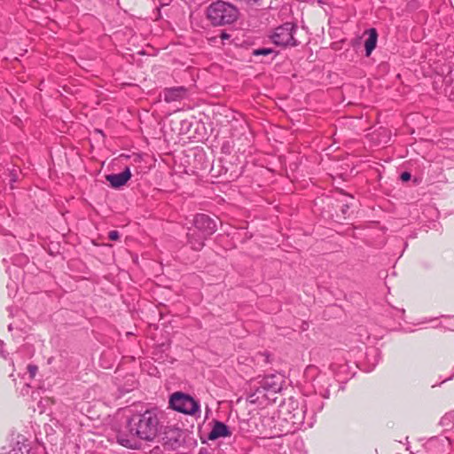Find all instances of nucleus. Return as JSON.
<instances>
[{
    "label": "nucleus",
    "instance_id": "f257e3e1",
    "mask_svg": "<svg viewBox=\"0 0 454 454\" xmlns=\"http://www.w3.org/2000/svg\"><path fill=\"white\" fill-rule=\"evenodd\" d=\"M160 419L156 409H147L137 412L127 419L126 430L119 431L116 441L123 447L136 450L140 443L137 438L145 442H153L159 432Z\"/></svg>",
    "mask_w": 454,
    "mask_h": 454
},
{
    "label": "nucleus",
    "instance_id": "f03ea898",
    "mask_svg": "<svg viewBox=\"0 0 454 454\" xmlns=\"http://www.w3.org/2000/svg\"><path fill=\"white\" fill-rule=\"evenodd\" d=\"M207 18L214 27L233 24L239 15L238 8L223 0L213 2L206 11Z\"/></svg>",
    "mask_w": 454,
    "mask_h": 454
},
{
    "label": "nucleus",
    "instance_id": "7ed1b4c3",
    "mask_svg": "<svg viewBox=\"0 0 454 454\" xmlns=\"http://www.w3.org/2000/svg\"><path fill=\"white\" fill-rule=\"evenodd\" d=\"M169 407L178 412L195 415L200 412V403L193 397L183 392H175L169 398Z\"/></svg>",
    "mask_w": 454,
    "mask_h": 454
},
{
    "label": "nucleus",
    "instance_id": "20e7f679",
    "mask_svg": "<svg viewBox=\"0 0 454 454\" xmlns=\"http://www.w3.org/2000/svg\"><path fill=\"white\" fill-rule=\"evenodd\" d=\"M297 30V25L292 22H286L275 28L270 38L274 44L278 46H297L298 41L294 38V34Z\"/></svg>",
    "mask_w": 454,
    "mask_h": 454
},
{
    "label": "nucleus",
    "instance_id": "39448f33",
    "mask_svg": "<svg viewBox=\"0 0 454 454\" xmlns=\"http://www.w3.org/2000/svg\"><path fill=\"white\" fill-rule=\"evenodd\" d=\"M160 442L166 450H176L184 443V432L178 427H167Z\"/></svg>",
    "mask_w": 454,
    "mask_h": 454
},
{
    "label": "nucleus",
    "instance_id": "423d86ee",
    "mask_svg": "<svg viewBox=\"0 0 454 454\" xmlns=\"http://www.w3.org/2000/svg\"><path fill=\"white\" fill-rule=\"evenodd\" d=\"M193 230L209 237L217 230V218H213L206 214H197L193 217Z\"/></svg>",
    "mask_w": 454,
    "mask_h": 454
},
{
    "label": "nucleus",
    "instance_id": "0eeeda50",
    "mask_svg": "<svg viewBox=\"0 0 454 454\" xmlns=\"http://www.w3.org/2000/svg\"><path fill=\"white\" fill-rule=\"evenodd\" d=\"M283 382L284 380L280 375L270 374L262 378L257 381V384H262L270 395L273 397L282 390Z\"/></svg>",
    "mask_w": 454,
    "mask_h": 454
},
{
    "label": "nucleus",
    "instance_id": "6e6552de",
    "mask_svg": "<svg viewBox=\"0 0 454 454\" xmlns=\"http://www.w3.org/2000/svg\"><path fill=\"white\" fill-rule=\"evenodd\" d=\"M188 90L184 86L165 88L162 96L167 103L181 101L187 97Z\"/></svg>",
    "mask_w": 454,
    "mask_h": 454
},
{
    "label": "nucleus",
    "instance_id": "1a4fd4ad",
    "mask_svg": "<svg viewBox=\"0 0 454 454\" xmlns=\"http://www.w3.org/2000/svg\"><path fill=\"white\" fill-rule=\"evenodd\" d=\"M131 176L132 175L129 168L126 167L121 173L106 175V179L109 182L111 187L118 189L125 185Z\"/></svg>",
    "mask_w": 454,
    "mask_h": 454
},
{
    "label": "nucleus",
    "instance_id": "9d476101",
    "mask_svg": "<svg viewBox=\"0 0 454 454\" xmlns=\"http://www.w3.org/2000/svg\"><path fill=\"white\" fill-rule=\"evenodd\" d=\"M186 237L187 243L191 246V248L195 251L201 250L205 246V240L208 238L192 228H188Z\"/></svg>",
    "mask_w": 454,
    "mask_h": 454
},
{
    "label": "nucleus",
    "instance_id": "9b49d317",
    "mask_svg": "<svg viewBox=\"0 0 454 454\" xmlns=\"http://www.w3.org/2000/svg\"><path fill=\"white\" fill-rule=\"evenodd\" d=\"M231 435L230 427L222 421L213 420V427L209 432L207 438L208 440L215 441L221 437H229Z\"/></svg>",
    "mask_w": 454,
    "mask_h": 454
},
{
    "label": "nucleus",
    "instance_id": "f8f14e48",
    "mask_svg": "<svg viewBox=\"0 0 454 454\" xmlns=\"http://www.w3.org/2000/svg\"><path fill=\"white\" fill-rule=\"evenodd\" d=\"M368 37L364 42L365 56L369 57L376 48L378 40V32L376 28L372 27L367 30Z\"/></svg>",
    "mask_w": 454,
    "mask_h": 454
},
{
    "label": "nucleus",
    "instance_id": "ddd939ff",
    "mask_svg": "<svg viewBox=\"0 0 454 454\" xmlns=\"http://www.w3.org/2000/svg\"><path fill=\"white\" fill-rule=\"evenodd\" d=\"M252 389L255 392V395H258V397L263 402L264 404L268 403L270 401H275V397L270 395V394L264 389L262 384H254L251 386Z\"/></svg>",
    "mask_w": 454,
    "mask_h": 454
},
{
    "label": "nucleus",
    "instance_id": "4468645a",
    "mask_svg": "<svg viewBox=\"0 0 454 454\" xmlns=\"http://www.w3.org/2000/svg\"><path fill=\"white\" fill-rule=\"evenodd\" d=\"M271 54H274L273 57L271 58V59H274V57H276L277 55V52H275L273 51V49L271 48H267V47H262V48H258V49H254L252 51V55L254 56V57H258V56H268V55H271Z\"/></svg>",
    "mask_w": 454,
    "mask_h": 454
},
{
    "label": "nucleus",
    "instance_id": "2eb2a0df",
    "mask_svg": "<svg viewBox=\"0 0 454 454\" xmlns=\"http://www.w3.org/2000/svg\"><path fill=\"white\" fill-rule=\"evenodd\" d=\"M23 449H25L27 453L29 450L27 444L21 443L20 441H18L16 446L10 450V454H23Z\"/></svg>",
    "mask_w": 454,
    "mask_h": 454
},
{
    "label": "nucleus",
    "instance_id": "dca6fc26",
    "mask_svg": "<svg viewBox=\"0 0 454 454\" xmlns=\"http://www.w3.org/2000/svg\"><path fill=\"white\" fill-rule=\"evenodd\" d=\"M251 392L247 396V401L250 403L263 405V402L255 395V392L251 388Z\"/></svg>",
    "mask_w": 454,
    "mask_h": 454
},
{
    "label": "nucleus",
    "instance_id": "f3484780",
    "mask_svg": "<svg viewBox=\"0 0 454 454\" xmlns=\"http://www.w3.org/2000/svg\"><path fill=\"white\" fill-rule=\"evenodd\" d=\"M452 413H446L440 420V425L443 427H452Z\"/></svg>",
    "mask_w": 454,
    "mask_h": 454
},
{
    "label": "nucleus",
    "instance_id": "a211bd4d",
    "mask_svg": "<svg viewBox=\"0 0 454 454\" xmlns=\"http://www.w3.org/2000/svg\"><path fill=\"white\" fill-rule=\"evenodd\" d=\"M38 367L35 364H28L27 366V372H29L30 376L34 378L37 372Z\"/></svg>",
    "mask_w": 454,
    "mask_h": 454
},
{
    "label": "nucleus",
    "instance_id": "6ab92c4d",
    "mask_svg": "<svg viewBox=\"0 0 454 454\" xmlns=\"http://www.w3.org/2000/svg\"><path fill=\"white\" fill-rule=\"evenodd\" d=\"M108 238L110 240H118L120 238V233L118 231H111L108 233Z\"/></svg>",
    "mask_w": 454,
    "mask_h": 454
},
{
    "label": "nucleus",
    "instance_id": "aec40b11",
    "mask_svg": "<svg viewBox=\"0 0 454 454\" xmlns=\"http://www.w3.org/2000/svg\"><path fill=\"white\" fill-rule=\"evenodd\" d=\"M411 178V175L410 172L408 171H403L401 175H400V179L403 181V182H408L410 181Z\"/></svg>",
    "mask_w": 454,
    "mask_h": 454
},
{
    "label": "nucleus",
    "instance_id": "412c9836",
    "mask_svg": "<svg viewBox=\"0 0 454 454\" xmlns=\"http://www.w3.org/2000/svg\"><path fill=\"white\" fill-rule=\"evenodd\" d=\"M349 207H350V204L346 200L345 202L341 206V213L343 214V215H346L348 214Z\"/></svg>",
    "mask_w": 454,
    "mask_h": 454
},
{
    "label": "nucleus",
    "instance_id": "4be33fe9",
    "mask_svg": "<svg viewBox=\"0 0 454 454\" xmlns=\"http://www.w3.org/2000/svg\"><path fill=\"white\" fill-rule=\"evenodd\" d=\"M220 37L222 39H229L230 38V35L227 34L226 32H222L221 35H220Z\"/></svg>",
    "mask_w": 454,
    "mask_h": 454
},
{
    "label": "nucleus",
    "instance_id": "5701e85b",
    "mask_svg": "<svg viewBox=\"0 0 454 454\" xmlns=\"http://www.w3.org/2000/svg\"><path fill=\"white\" fill-rule=\"evenodd\" d=\"M344 196H345V197H346V199H348V200H353V197H351V196H348V195H346V194H345Z\"/></svg>",
    "mask_w": 454,
    "mask_h": 454
},
{
    "label": "nucleus",
    "instance_id": "b1692460",
    "mask_svg": "<svg viewBox=\"0 0 454 454\" xmlns=\"http://www.w3.org/2000/svg\"><path fill=\"white\" fill-rule=\"evenodd\" d=\"M11 181H12V182H15V181H16V177H15V176H14V175H13V176L12 177Z\"/></svg>",
    "mask_w": 454,
    "mask_h": 454
},
{
    "label": "nucleus",
    "instance_id": "393cba45",
    "mask_svg": "<svg viewBox=\"0 0 454 454\" xmlns=\"http://www.w3.org/2000/svg\"><path fill=\"white\" fill-rule=\"evenodd\" d=\"M453 376H454V372L452 373V375H451L450 377H449L448 379H446L444 381L449 380H451Z\"/></svg>",
    "mask_w": 454,
    "mask_h": 454
},
{
    "label": "nucleus",
    "instance_id": "a878e982",
    "mask_svg": "<svg viewBox=\"0 0 454 454\" xmlns=\"http://www.w3.org/2000/svg\"><path fill=\"white\" fill-rule=\"evenodd\" d=\"M4 346V341L2 340H0V348H2Z\"/></svg>",
    "mask_w": 454,
    "mask_h": 454
},
{
    "label": "nucleus",
    "instance_id": "bb28decb",
    "mask_svg": "<svg viewBox=\"0 0 454 454\" xmlns=\"http://www.w3.org/2000/svg\"><path fill=\"white\" fill-rule=\"evenodd\" d=\"M1 454H10V450L6 452H2Z\"/></svg>",
    "mask_w": 454,
    "mask_h": 454
}]
</instances>
